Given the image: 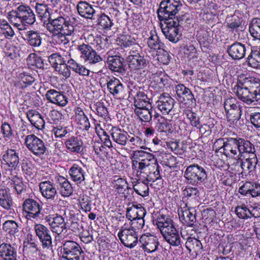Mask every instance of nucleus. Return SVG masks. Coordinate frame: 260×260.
Returning <instances> with one entry per match:
<instances>
[{
    "label": "nucleus",
    "instance_id": "obj_27",
    "mask_svg": "<svg viewBox=\"0 0 260 260\" xmlns=\"http://www.w3.org/2000/svg\"><path fill=\"white\" fill-rule=\"evenodd\" d=\"M85 171L81 166L74 164L69 170L71 180L78 185L83 182L85 178Z\"/></svg>",
    "mask_w": 260,
    "mask_h": 260
},
{
    "label": "nucleus",
    "instance_id": "obj_3",
    "mask_svg": "<svg viewBox=\"0 0 260 260\" xmlns=\"http://www.w3.org/2000/svg\"><path fill=\"white\" fill-rule=\"evenodd\" d=\"M182 4L178 0H163L157 10V17L160 22L175 20L176 18L183 19L185 15H177L181 10Z\"/></svg>",
    "mask_w": 260,
    "mask_h": 260
},
{
    "label": "nucleus",
    "instance_id": "obj_10",
    "mask_svg": "<svg viewBox=\"0 0 260 260\" xmlns=\"http://www.w3.org/2000/svg\"><path fill=\"white\" fill-rule=\"evenodd\" d=\"M141 168L137 171V173H140L143 177L146 178L149 182H154L161 179L160 174V167L158 165L156 159H153L148 164L141 165Z\"/></svg>",
    "mask_w": 260,
    "mask_h": 260
},
{
    "label": "nucleus",
    "instance_id": "obj_47",
    "mask_svg": "<svg viewBox=\"0 0 260 260\" xmlns=\"http://www.w3.org/2000/svg\"><path fill=\"white\" fill-rule=\"evenodd\" d=\"M0 205L7 210H11L13 205L11 197L5 188H0Z\"/></svg>",
    "mask_w": 260,
    "mask_h": 260
},
{
    "label": "nucleus",
    "instance_id": "obj_31",
    "mask_svg": "<svg viewBox=\"0 0 260 260\" xmlns=\"http://www.w3.org/2000/svg\"><path fill=\"white\" fill-rule=\"evenodd\" d=\"M26 116L30 123L38 129L45 127V121L41 115L35 110H30L26 112Z\"/></svg>",
    "mask_w": 260,
    "mask_h": 260
},
{
    "label": "nucleus",
    "instance_id": "obj_29",
    "mask_svg": "<svg viewBox=\"0 0 260 260\" xmlns=\"http://www.w3.org/2000/svg\"><path fill=\"white\" fill-rule=\"evenodd\" d=\"M107 63L109 69L113 72L122 73L124 71L123 58L118 55H108Z\"/></svg>",
    "mask_w": 260,
    "mask_h": 260
},
{
    "label": "nucleus",
    "instance_id": "obj_23",
    "mask_svg": "<svg viewBox=\"0 0 260 260\" xmlns=\"http://www.w3.org/2000/svg\"><path fill=\"white\" fill-rule=\"evenodd\" d=\"M139 242L141 244V247L148 253L156 251L158 245L157 239L152 235H142L140 238Z\"/></svg>",
    "mask_w": 260,
    "mask_h": 260
},
{
    "label": "nucleus",
    "instance_id": "obj_11",
    "mask_svg": "<svg viewBox=\"0 0 260 260\" xmlns=\"http://www.w3.org/2000/svg\"><path fill=\"white\" fill-rule=\"evenodd\" d=\"M34 231L41 244L42 248L50 250L52 253L53 252L52 239L48 228L43 224L37 223L34 225Z\"/></svg>",
    "mask_w": 260,
    "mask_h": 260
},
{
    "label": "nucleus",
    "instance_id": "obj_15",
    "mask_svg": "<svg viewBox=\"0 0 260 260\" xmlns=\"http://www.w3.org/2000/svg\"><path fill=\"white\" fill-rule=\"evenodd\" d=\"M236 99H228L224 104L227 120L231 123L237 121L241 117V111L239 107L235 103Z\"/></svg>",
    "mask_w": 260,
    "mask_h": 260
},
{
    "label": "nucleus",
    "instance_id": "obj_21",
    "mask_svg": "<svg viewBox=\"0 0 260 260\" xmlns=\"http://www.w3.org/2000/svg\"><path fill=\"white\" fill-rule=\"evenodd\" d=\"M175 90L178 98L182 99L185 104L189 105H194L196 104V100L191 91L184 85L180 84L175 87Z\"/></svg>",
    "mask_w": 260,
    "mask_h": 260
},
{
    "label": "nucleus",
    "instance_id": "obj_4",
    "mask_svg": "<svg viewBox=\"0 0 260 260\" xmlns=\"http://www.w3.org/2000/svg\"><path fill=\"white\" fill-rule=\"evenodd\" d=\"M60 260H84L85 254L81 246L74 241H66L61 247Z\"/></svg>",
    "mask_w": 260,
    "mask_h": 260
},
{
    "label": "nucleus",
    "instance_id": "obj_13",
    "mask_svg": "<svg viewBox=\"0 0 260 260\" xmlns=\"http://www.w3.org/2000/svg\"><path fill=\"white\" fill-rule=\"evenodd\" d=\"M92 40H93V42H95V43L96 44L95 47L97 50L100 51L103 49H105L106 47V43H104L103 42L102 38L99 37L94 38L92 35H88L86 38L87 43H82L79 44L77 46V50L79 52L80 58L82 57L84 54H86L88 51L92 47L89 45V44L94 45V43L92 42Z\"/></svg>",
    "mask_w": 260,
    "mask_h": 260
},
{
    "label": "nucleus",
    "instance_id": "obj_6",
    "mask_svg": "<svg viewBox=\"0 0 260 260\" xmlns=\"http://www.w3.org/2000/svg\"><path fill=\"white\" fill-rule=\"evenodd\" d=\"M161 30L166 37L170 42L176 43L180 40V34L179 27L183 25V19L176 18L175 20L162 21Z\"/></svg>",
    "mask_w": 260,
    "mask_h": 260
},
{
    "label": "nucleus",
    "instance_id": "obj_56",
    "mask_svg": "<svg viewBox=\"0 0 260 260\" xmlns=\"http://www.w3.org/2000/svg\"><path fill=\"white\" fill-rule=\"evenodd\" d=\"M18 224L14 220H8L3 224V229L11 235H14L18 232Z\"/></svg>",
    "mask_w": 260,
    "mask_h": 260
},
{
    "label": "nucleus",
    "instance_id": "obj_51",
    "mask_svg": "<svg viewBox=\"0 0 260 260\" xmlns=\"http://www.w3.org/2000/svg\"><path fill=\"white\" fill-rule=\"evenodd\" d=\"M147 95L143 92H137L135 96L134 106L135 109H141L147 108L149 105L147 101Z\"/></svg>",
    "mask_w": 260,
    "mask_h": 260
},
{
    "label": "nucleus",
    "instance_id": "obj_2",
    "mask_svg": "<svg viewBox=\"0 0 260 260\" xmlns=\"http://www.w3.org/2000/svg\"><path fill=\"white\" fill-rule=\"evenodd\" d=\"M11 12L12 14L9 16L10 21L19 30L26 29L36 21V15L29 6L21 4Z\"/></svg>",
    "mask_w": 260,
    "mask_h": 260
},
{
    "label": "nucleus",
    "instance_id": "obj_30",
    "mask_svg": "<svg viewBox=\"0 0 260 260\" xmlns=\"http://www.w3.org/2000/svg\"><path fill=\"white\" fill-rule=\"evenodd\" d=\"M224 155L230 158L234 157L239 153L238 138H226L224 148Z\"/></svg>",
    "mask_w": 260,
    "mask_h": 260
},
{
    "label": "nucleus",
    "instance_id": "obj_46",
    "mask_svg": "<svg viewBox=\"0 0 260 260\" xmlns=\"http://www.w3.org/2000/svg\"><path fill=\"white\" fill-rule=\"evenodd\" d=\"M250 36L254 41H260V19L254 18L252 19L249 26Z\"/></svg>",
    "mask_w": 260,
    "mask_h": 260
},
{
    "label": "nucleus",
    "instance_id": "obj_19",
    "mask_svg": "<svg viewBox=\"0 0 260 260\" xmlns=\"http://www.w3.org/2000/svg\"><path fill=\"white\" fill-rule=\"evenodd\" d=\"M135 159L132 161V169L137 171L141 168V165L148 164L153 159H155L154 155L150 153L142 150L135 151Z\"/></svg>",
    "mask_w": 260,
    "mask_h": 260
},
{
    "label": "nucleus",
    "instance_id": "obj_53",
    "mask_svg": "<svg viewBox=\"0 0 260 260\" xmlns=\"http://www.w3.org/2000/svg\"><path fill=\"white\" fill-rule=\"evenodd\" d=\"M185 247L189 251L193 250L195 251H199L203 248L202 243L198 239L191 237H188L185 243Z\"/></svg>",
    "mask_w": 260,
    "mask_h": 260
},
{
    "label": "nucleus",
    "instance_id": "obj_60",
    "mask_svg": "<svg viewBox=\"0 0 260 260\" xmlns=\"http://www.w3.org/2000/svg\"><path fill=\"white\" fill-rule=\"evenodd\" d=\"M113 184L114 189L118 193H124L129 188L126 181L122 178H118L114 180Z\"/></svg>",
    "mask_w": 260,
    "mask_h": 260
},
{
    "label": "nucleus",
    "instance_id": "obj_62",
    "mask_svg": "<svg viewBox=\"0 0 260 260\" xmlns=\"http://www.w3.org/2000/svg\"><path fill=\"white\" fill-rule=\"evenodd\" d=\"M49 62L52 65L55 69L57 66L61 65L66 62V60L58 53H53L48 57Z\"/></svg>",
    "mask_w": 260,
    "mask_h": 260
},
{
    "label": "nucleus",
    "instance_id": "obj_24",
    "mask_svg": "<svg viewBox=\"0 0 260 260\" xmlns=\"http://www.w3.org/2000/svg\"><path fill=\"white\" fill-rule=\"evenodd\" d=\"M39 189L43 197L47 200H54L57 194V189L52 182H41L39 184Z\"/></svg>",
    "mask_w": 260,
    "mask_h": 260
},
{
    "label": "nucleus",
    "instance_id": "obj_36",
    "mask_svg": "<svg viewBox=\"0 0 260 260\" xmlns=\"http://www.w3.org/2000/svg\"><path fill=\"white\" fill-rule=\"evenodd\" d=\"M75 120L78 127L81 129L88 131L90 124L87 116L80 108H77L75 111Z\"/></svg>",
    "mask_w": 260,
    "mask_h": 260
},
{
    "label": "nucleus",
    "instance_id": "obj_22",
    "mask_svg": "<svg viewBox=\"0 0 260 260\" xmlns=\"http://www.w3.org/2000/svg\"><path fill=\"white\" fill-rule=\"evenodd\" d=\"M239 192L245 196L256 198L260 196V184L255 182L246 181L239 188Z\"/></svg>",
    "mask_w": 260,
    "mask_h": 260
},
{
    "label": "nucleus",
    "instance_id": "obj_55",
    "mask_svg": "<svg viewBox=\"0 0 260 260\" xmlns=\"http://www.w3.org/2000/svg\"><path fill=\"white\" fill-rule=\"evenodd\" d=\"M0 32L4 35L7 39H11L15 35L12 27L5 20L0 21Z\"/></svg>",
    "mask_w": 260,
    "mask_h": 260
},
{
    "label": "nucleus",
    "instance_id": "obj_33",
    "mask_svg": "<svg viewBox=\"0 0 260 260\" xmlns=\"http://www.w3.org/2000/svg\"><path fill=\"white\" fill-rule=\"evenodd\" d=\"M24 39L27 44L32 48H38L42 44V34L38 31L29 30L26 32Z\"/></svg>",
    "mask_w": 260,
    "mask_h": 260
},
{
    "label": "nucleus",
    "instance_id": "obj_28",
    "mask_svg": "<svg viewBox=\"0 0 260 260\" xmlns=\"http://www.w3.org/2000/svg\"><path fill=\"white\" fill-rule=\"evenodd\" d=\"M247 51L246 47L244 44L236 42L231 45L228 49L229 55L233 59H241L245 55Z\"/></svg>",
    "mask_w": 260,
    "mask_h": 260
},
{
    "label": "nucleus",
    "instance_id": "obj_20",
    "mask_svg": "<svg viewBox=\"0 0 260 260\" xmlns=\"http://www.w3.org/2000/svg\"><path fill=\"white\" fill-rule=\"evenodd\" d=\"M45 97L50 103L60 107L65 106L68 102L67 96L62 92L55 89L47 90L45 94Z\"/></svg>",
    "mask_w": 260,
    "mask_h": 260
},
{
    "label": "nucleus",
    "instance_id": "obj_5",
    "mask_svg": "<svg viewBox=\"0 0 260 260\" xmlns=\"http://www.w3.org/2000/svg\"><path fill=\"white\" fill-rule=\"evenodd\" d=\"M207 176L206 169L198 164L188 166L184 175L187 183L191 185H197L204 182L207 179Z\"/></svg>",
    "mask_w": 260,
    "mask_h": 260
},
{
    "label": "nucleus",
    "instance_id": "obj_17",
    "mask_svg": "<svg viewBox=\"0 0 260 260\" xmlns=\"http://www.w3.org/2000/svg\"><path fill=\"white\" fill-rule=\"evenodd\" d=\"M234 92L239 99L247 104H251L258 100L248 87L245 86V82L242 79V77L238 80L237 85L234 88Z\"/></svg>",
    "mask_w": 260,
    "mask_h": 260
},
{
    "label": "nucleus",
    "instance_id": "obj_38",
    "mask_svg": "<svg viewBox=\"0 0 260 260\" xmlns=\"http://www.w3.org/2000/svg\"><path fill=\"white\" fill-rule=\"evenodd\" d=\"M127 61L131 70L137 71L145 68L147 61L144 56L138 55L135 57H127Z\"/></svg>",
    "mask_w": 260,
    "mask_h": 260
},
{
    "label": "nucleus",
    "instance_id": "obj_16",
    "mask_svg": "<svg viewBox=\"0 0 260 260\" xmlns=\"http://www.w3.org/2000/svg\"><path fill=\"white\" fill-rule=\"evenodd\" d=\"M44 220L49 225L51 231L57 235H60L67 230L64 219L60 215H47L45 216Z\"/></svg>",
    "mask_w": 260,
    "mask_h": 260
},
{
    "label": "nucleus",
    "instance_id": "obj_41",
    "mask_svg": "<svg viewBox=\"0 0 260 260\" xmlns=\"http://www.w3.org/2000/svg\"><path fill=\"white\" fill-rule=\"evenodd\" d=\"M57 181L60 185V192L62 196L68 197L73 194V188L67 179L59 176L57 177Z\"/></svg>",
    "mask_w": 260,
    "mask_h": 260
},
{
    "label": "nucleus",
    "instance_id": "obj_61",
    "mask_svg": "<svg viewBox=\"0 0 260 260\" xmlns=\"http://www.w3.org/2000/svg\"><path fill=\"white\" fill-rule=\"evenodd\" d=\"M157 129L160 132H167L172 128V124L170 121L164 117H160L156 123Z\"/></svg>",
    "mask_w": 260,
    "mask_h": 260
},
{
    "label": "nucleus",
    "instance_id": "obj_32",
    "mask_svg": "<svg viewBox=\"0 0 260 260\" xmlns=\"http://www.w3.org/2000/svg\"><path fill=\"white\" fill-rule=\"evenodd\" d=\"M76 9L79 14L87 19H94L95 10L92 6L86 2L80 1L77 5Z\"/></svg>",
    "mask_w": 260,
    "mask_h": 260
},
{
    "label": "nucleus",
    "instance_id": "obj_63",
    "mask_svg": "<svg viewBox=\"0 0 260 260\" xmlns=\"http://www.w3.org/2000/svg\"><path fill=\"white\" fill-rule=\"evenodd\" d=\"M93 149L95 153L99 158L103 160H105L107 158L108 152L105 147L102 144L98 143L93 146Z\"/></svg>",
    "mask_w": 260,
    "mask_h": 260
},
{
    "label": "nucleus",
    "instance_id": "obj_57",
    "mask_svg": "<svg viewBox=\"0 0 260 260\" xmlns=\"http://www.w3.org/2000/svg\"><path fill=\"white\" fill-rule=\"evenodd\" d=\"M26 61L28 65L37 68L41 69L44 67L43 59L35 53L29 54L26 59Z\"/></svg>",
    "mask_w": 260,
    "mask_h": 260
},
{
    "label": "nucleus",
    "instance_id": "obj_59",
    "mask_svg": "<svg viewBox=\"0 0 260 260\" xmlns=\"http://www.w3.org/2000/svg\"><path fill=\"white\" fill-rule=\"evenodd\" d=\"M36 11L39 17L49 19L53 14H50L48 6L45 4L37 3L35 6Z\"/></svg>",
    "mask_w": 260,
    "mask_h": 260
},
{
    "label": "nucleus",
    "instance_id": "obj_25",
    "mask_svg": "<svg viewBox=\"0 0 260 260\" xmlns=\"http://www.w3.org/2000/svg\"><path fill=\"white\" fill-rule=\"evenodd\" d=\"M239 145V153L238 155L243 158L247 156H256L254 146L249 141L243 138H238Z\"/></svg>",
    "mask_w": 260,
    "mask_h": 260
},
{
    "label": "nucleus",
    "instance_id": "obj_42",
    "mask_svg": "<svg viewBox=\"0 0 260 260\" xmlns=\"http://www.w3.org/2000/svg\"><path fill=\"white\" fill-rule=\"evenodd\" d=\"M35 81V78L27 73H23L19 75L18 80L15 85L19 88H25L30 86Z\"/></svg>",
    "mask_w": 260,
    "mask_h": 260
},
{
    "label": "nucleus",
    "instance_id": "obj_8",
    "mask_svg": "<svg viewBox=\"0 0 260 260\" xmlns=\"http://www.w3.org/2000/svg\"><path fill=\"white\" fill-rule=\"evenodd\" d=\"M24 141L26 147L36 156L41 157L47 151L44 141L34 134L27 135Z\"/></svg>",
    "mask_w": 260,
    "mask_h": 260
},
{
    "label": "nucleus",
    "instance_id": "obj_48",
    "mask_svg": "<svg viewBox=\"0 0 260 260\" xmlns=\"http://www.w3.org/2000/svg\"><path fill=\"white\" fill-rule=\"evenodd\" d=\"M148 47L152 50H160L163 44L160 41L159 37L155 32L152 31L150 32V36L147 39Z\"/></svg>",
    "mask_w": 260,
    "mask_h": 260
},
{
    "label": "nucleus",
    "instance_id": "obj_39",
    "mask_svg": "<svg viewBox=\"0 0 260 260\" xmlns=\"http://www.w3.org/2000/svg\"><path fill=\"white\" fill-rule=\"evenodd\" d=\"M107 86L110 93L114 96H117L123 92V85L118 79L112 77L109 78Z\"/></svg>",
    "mask_w": 260,
    "mask_h": 260
},
{
    "label": "nucleus",
    "instance_id": "obj_1",
    "mask_svg": "<svg viewBox=\"0 0 260 260\" xmlns=\"http://www.w3.org/2000/svg\"><path fill=\"white\" fill-rule=\"evenodd\" d=\"M165 240L171 245L178 246L181 244L179 231L176 228L173 221L165 215H159L154 221Z\"/></svg>",
    "mask_w": 260,
    "mask_h": 260
},
{
    "label": "nucleus",
    "instance_id": "obj_26",
    "mask_svg": "<svg viewBox=\"0 0 260 260\" xmlns=\"http://www.w3.org/2000/svg\"><path fill=\"white\" fill-rule=\"evenodd\" d=\"M1 260H17V249L10 244L3 243L0 245Z\"/></svg>",
    "mask_w": 260,
    "mask_h": 260
},
{
    "label": "nucleus",
    "instance_id": "obj_44",
    "mask_svg": "<svg viewBox=\"0 0 260 260\" xmlns=\"http://www.w3.org/2000/svg\"><path fill=\"white\" fill-rule=\"evenodd\" d=\"M257 163V158L256 156H247L242 158L241 169L244 172H248L250 173L254 170Z\"/></svg>",
    "mask_w": 260,
    "mask_h": 260
},
{
    "label": "nucleus",
    "instance_id": "obj_52",
    "mask_svg": "<svg viewBox=\"0 0 260 260\" xmlns=\"http://www.w3.org/2000/svg\"><path fill=\"white\" fill-rule=\"evenodd\" d=\"M184 113L187 119H189L191 125L197 128H199L200 132H202L203 125L200 123V118L197 114L189 110H186Z\"/></svg>",
    "mask_w": 260,
    "mask_h": 260
},
{
    "label": "nucleus",
    "instance_id": "obj_50",
    "mask_svg": "<svg viewBox=\"0 0 260 260\" xmlns=\"http://www.w3.org/2000/svg\"><path fill=\"white\" fill-rule=\"evenodd\" d=\"M135 113L139 117L140 120L144 122H149L153 117L154 110L148 108L141 109H135Z\"/></svg>",
    "mask_w": 260,
    "mask_h": 260
},
{
    "label": "nucleus",
    "instance_id": "obj_34",
    "mask_svg": "<svg viewBox=\"0 0 260 260\" xmlns=\"http://www.w3.org/2000/svg\"><path fill=\"white\" fill-rule=\"evenodd\" d=\"M242 79L245 82V86L248 87L255 98L260 96V80L253 77H243Z\"/></svg>",
    "mask_w": 260,
    "mask_h": 260
},
{
    "label": "nucleus",
    "instance_id": "obj_18",
    "mask_svg": "<svg viewBox=\"0 0 260 260\" xmlns=\"http://www.w3.org/2000/svg\"><path fill=\"white\" fill-rule=\"evenodd\" d=\"M174 100L167 93L161 94L156 102L157 108L163 115L170 113L174 107Z\"/></svg>",
    "mask_w": 260,
    "mask_h": 260
},
{
    "label": "nucleus",
    "instance_id": "obj_49",
    "mask_svg": "<svg viewBox=\"0 0 260 260\" xmlns=\"http://www.w3.org/2000/svg\"><path fill=\"white\" fill-rule=\"evenodd\" d=\"M10 184L16 191L17 194H21L24 192L26 185L22 181V178L18 176H14L11 179Z\"/></svg>",
    "mask_w": 260,
    "mask_h": 260
},
{
    "label": "nucleus",
    "instance_id": "obj_58",
    "mask_svg": "<svg viewBox=\"0 0 260 260\" xmlns=\"http://www.w3.org/2000/svg\"><path fill=\"white\" fill-rule=\"evenodd\" d=\"M135 192L139 195L145 197L149 194V187L147 183L144 182H138L133 185Z\"/></svg>",
    "mask_w": 260,
    "mask_h": 260
},
{
    "label": "nucleus",
    "instance_id": "obj_14",
    "mask_svg": "<svg viewBox=\"0 0 260 260\" xmlns=\"http://www.w3.org/2000/svg\"><path fill=\"white\" fill-rule=\"evenodd\" d=\"M41 206L36 200L27 199L22 204L23 212L27 219L39 218L41 214Z\"/></svg>",
    "mask_w": 260,
    "mask_h": 260
},
{
    "label": "nucleus",
    "instance_id": "obj_12",
    "mask_svg": "<svg viewBox=\"0 0 260 260\" xmlns=\"http://www.w3.org/2000/svg\"><path fill=\"white\" fill-rule=\"evenodd\" d=\"M117 236L123 245L129 248H134L138 243V236L133 228H123L118 232Z\"/></svg>",
    "mask_w": 260,
    "mask_h": 260
},
{
    "label": "nucleus",
    "instance_id": "obj_64",
    "mask_svg": "<svg viewBox=\"0 0 260 260\" xmlns=\"http://www.w3.org/2000/svg\"><path fill=\"white\" fill-rule=\"evenodd\" d=\"M98 20V24L102 27L103 28H109L113 24L112 20L110 18L104 14H102L99 17Z\"/></svg>",
    "mask_w": 260,
    "mask_h": 260
},
{
    "label": "nucleus",
    "instance_id": "obj_9",
    "mask_svg": "<svg viewBox=\"0 0 260 260\" xmlns=\"http://www.w3.org/2000/svg\"><path fill=\"white\" fill-rule=\"evenodd\" d=\"M2 166L10 172L15 170L19 164L18 150L8 149L4 151L1 158Z\"/></svg>",
    "mask_w": 260,
    "mask_h": 260
},
{
    "label": "nucleus",
    "instance_id": "obj_35",
    "mask_svg": "<svg viewBox=\"0 0 260 260\" xmlns=\"http://www.w3.org/2000/svg\"><path fill=\"white\" fill-rule=\"evenodd\" d=\"M146 213L145 209L141 204H133L127 208L126 217L128 219L144 218Z\"/></svg>",
    "mask_w": 260,
    "mask_h": 260
},
{
    "label": "nucleus",
    "instance_id": "obj_37",
    "mask_svg": "<svg viewBox=\"0 0 260 260\" xmlns=\"http://www.w3.org/2000/svg\"><path fill=\"white\" fill-rule=\"evenodd\" d=\"M66 148L71 152L79 153L82 151L83 142L77 137L72 136L64 142Z\"/></svg>",
    "mask_w": 260,
    "mask_h": 260
},
{
    "label": "nucleus",
    "instance_id": "obj_40",
    "mask_svg": "<svg viewBox=\"0 0 260 260\" xmlns=\"http://www.w3.org/2000/svg\"><path fill=\"white\" fill-rule=\"evenodd\" d=\"M111 135L113 141L121 146H125L129 138L126 132L118 128H113Z\"/></svg>",
    "mask_w": 260,
    "mask_h": 260
},
{
    "label": "nucleus",
    "instance_id": "obj_7",
    "mask_svg": "<svg viewBox=\"0 0 260 260\" xmlns=\"http://www.w3.org/2000/svg\"><path fill=\"white\" fill-rule=\"evenodd\" d=\"M68 27H70L71 29H75L73 22L68 17L62 16L55 17L53 14L49 17L48 22L46 24V28L50 34L68 30L69 29Z\"/></svg>",
    "mask_w": 260,
    "mask_h": 260
},
{
    "label": "nucleus",
    "instance_id": "obj_43",
    "mask_svg": "<svg viewBox=\"0 0 260 260\" xmlns=\"http://www.w3.org/2000/svg\"><path fill=\"white\" fill-rule=\"evenodd\" d=\"M248 64L253 68L260 67V51L256 47L251 49V52L247 58Z\"/></svg>",
    "mask_w": 260,
    "mask_h": 260
},
{
    "label": "nucleus",
    "instance_id": "obj_54",
    "mask_svg": "<svg viewBox=\"0 0 260 260\" xmlns=\"http://www.w3.org/2000/svg\"><path fill=\"white\" fill-rule=\"evenodd\" d=\"M235 212L237 216L241 219H248L251 216H254L252 212L248 209L244 204L237 206L235 208Z\"/></svg>",
    "mask_w": 260,
    "mask_h": 260
},
{
    "label": "nucleus",
    "instance_id": "obj_45",
    "mask_svg": "<svg viewBox=\"0 0 260 260\" xmlns=\"http://www.w3.org/2000/svg\"><path fill=\"white\" fill-rule=\"evenodd\" d=\"M68 28L69 29H68V30H61L57 31L56 33L51 34L53 37V39L57 44L66 45L68 43L69 41L67 37L71 36L74 31V29H71L70 27H68Z\"/></svg>",
    "mask_w": 260,
    "mask_h": 260
}]
</instances>
